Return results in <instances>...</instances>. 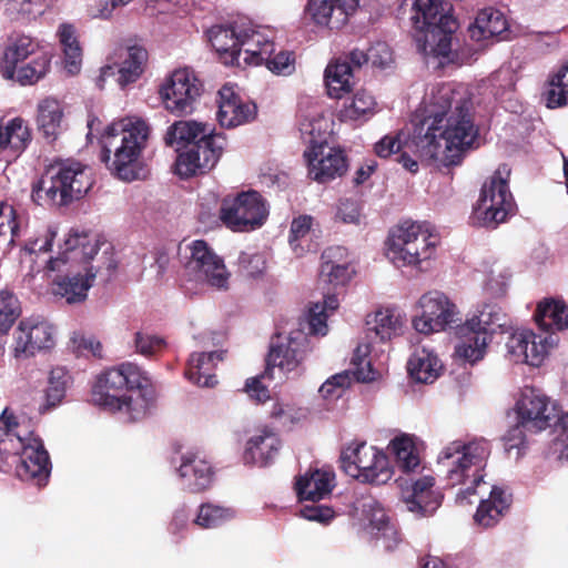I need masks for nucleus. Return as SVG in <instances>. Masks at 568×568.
Segmentation results:
<instances>
[{
    "label": "nucleus",
    "instance_id": "obj_28",
    "mask_svg": "<svg viewBox=\"0 0 568 568\" xmlns=\"http://www.w3.org/2000/svg\"><path fill=\"white\" fill-rule=\"evenodd\" d=\"M406 322L405 314L397 307L379 308L366 317L367 335L374 334L384 342L402 334Z\"/></svg>",
    "mask_w": 568,
    "mask_h": 568
},
{
    "label": "nucleus",
    "instance_id": "obj_59",
    "mask_svg": "<svg viewBox=\"0 0 568 568\" xmlns=\"http://www.w3.org/2000/svg\"><path fill=\"white\" fill-rule=\"evenodd\" d=\"M70 348L78 356H102V345L93 335L73 332L70 337Z\"/></svg>",
    "mask_w": 568,
    "mask_h": 568
},
{
    "label": "nucleus",
    "instance_id": "obj_24",
    "mask_svg": "<svg viewBox=\"0 0 568 568\" xmlns=\"http://www.w3.org/2000/svg\"><path fill=\"white\" fill-rule=\"evenodd\" d=\"M216 102L219 108L217 121L224 128L242 125L256 115L255 104L242 101L231 85H224L220 89Z\"/></svg>",
    "mask_w": 568,
    "mask_h": 568
},
{
    "label": "nucleus",
    "instance_id": "obj_42",
    "mask_svg": "<svg viewBox=\"0 0 568 568\" xmlns=\"http://www.w3.org/2000/svg\"><path fill=\"white\" fill-rule=\"evenodd\" d=\"M456 334L459 338L455 346L456 357L470 364H475L484 358L487 347L491 342L490 338L477 332L475 333V331L463 332L462 324L457 326Z\"/></svg>",
    "mask_w": 568,
    "mask_h": 568
},
{
    "label": "nucleus",
    "instance_id": "obj_35",
    "mask_svg": "<svg viewBox=\"0 0 568 568\" xmlns=\"http://www.w3.org/2000/svg\"><path fill=\"white\" fill-rule=\"evenodd\" d=\"M243 24L231 26H214L209 32V41L221 57L224 58L225 63L235 64L237 50L243 33Z\"/></svg>",
    "mask_w": 568,
    "mask_h": 568
},
{
    "label": "nucleus",
    "instance_id": "obj_21",
    "mask_svg": "<svg viewBox=\"0 0 568 568\" xmlns=\"http://www.w3.org/2000/svg\"><path fill=\"white\" fill-rule=\"evenodd\" d=\"M308 166V175L318 183H326L345 173L346 159L339 149L329 145H318L304 151Z\"/></svg>",
    "mask_w": 568,
    "mask_h": 568
},
{
    "label": "nucleus",
    "instance_id": "obj_9",
    "mask_svg": "<svg viewBox=\"0 0 568 568\" xmlns=\"http://www.w3.org/2000/svg\"><path fill=\"white\" fill-rule=\"evenodd\" d=\"M507 165L499 166L484 183L479 199L474 207L473 220L476 224L495 227L506 221L514 211V199L509 191Z\"/></svg>",
    "mask_w": 568,
    "mask_h": 568
},
{
    "label": "nucleus",
    "instance_id": "obj_39",
    "mask_svg": "<svg viewBox=\"0 0 568 568\" xmlns=\"http://www.w3.org/2000/svg\"><path fill=\"white\" fill-rule=\"evenodd\" d=\"M507 28L508 23L504 13L499 10L488 8L477 14L468 32L473 40L484 41L500 36Z\"/></svg>",
    "mask_w": 568,
    "mask_h": 568
},
{
    "label": "nucleus",
    "instance_id": "obj_1",
    "mask_svg": "<svg viewBox=\"0 0 568 568\" xmlns=\"http://www.w3.org/2000/svg\"><path fill=\"white\" fill-rule=\"evenodd\" d=\"M471 110L473 102L465 88L436 85L425 98L424 119L412 139L403 142V134L385 135L375 144V152L379 158H388L405 149L397 161L412 173L417 172L418 163L407 155V150L436 168L457 164L477 135Z\"/></svg>",
    "mask_w": 568,
    "mask_h": 568
},
{
    "label": "nucleus",
    "instance_id": "obj_20",
    "mask_svg": "<svg viewBox=\"0 0 568 568\" xmlns=\"http://www.w3.org/2000/svg\"><path fill=\"white\" fill-rule=\"evenodd\" d=\"M225 146V140H207L186 146L179 153L175 172L181 178H190L211 170L217 163Z\"/></svg>",
    "mask_w": 568,
    "mask_h": 568
},
{
    "label": "nucleus",
    "instance_id": "obj_58",
    "mask_svg": "<svg viewBox=\"0 0 568 568\" xmlns=\"http://www.w3.org/2000/svg\"><path fill=\"white\" fill-rule=\"evenodd\" d=\"M312 226L311 216H298L293 220L290 230L288 243L296 255H302L308 246L307 237Z\"/></svg>",
    "mask_w": 568,
    "mask_h": 568
},
{
    "label": "nucleus",
    "instance_id": "obj_61",
    "mask_svg": "<svg viewBox=\"0 0 568 568\" xmlns=\"http://www.w3.org/2000/svg\"><path fill=\"white\" fill-rule=\"evenodd\" d=\"M334 11L332 0H308L305 17L317 26H328Z\"/></svg>",
    "mask_w": 568,
    "mask_h": 568
},
{
    "label": "nucleus",
    "instance_id": "obj_50",
    "mask_svg": "<svg viewBox=\"0 0 568 568\" xmlns=\"http://www.w3.org/2000/svg\"><path fill=\"white\" fill-rule=\"evenodd\" d=\"M1 422L4 427H0V467L9 462L12 448L21 445V434L13 430V426H18L13 413L4 409Z\"/></svg>",
    "mask_w": 568,
    "mask_h": 568
},
{
    "label": "nucleus",
    "instance_id": "obj_46",
    "mask_svg": "<svg viewBox=\"0 0 568 568\" xmlns=\"http://www.w3.org/2000/svg\"><path fill=\"white\" fill-rule=\"evenodd\" d=\"M339 301L335 294H327L323 303L314 304L307 314L308 331L312 335L325 336L328 327L326 324L329 313L338 308Z\"/></svg>",
    "mask_w": 568,
    "mask_h": 568
},
{
    "label": "nucleus",
    "instance_id": "obj_43",
    "mask_svg": "<svg viewBox=\"0 0 568 568\" xmlns=\"http://www.w3.org/2000/svg\"><path fill=\"white\" fill-rule=\"evenodd\" d=\"M31 141V133L24 120L14 118L0 125V150L22 152Z\"/></svg>",
    "mask_w": 568,
    "mask_h": 568
},
{
    "label": "nucleus",
    "instance_id": "obj_12",
    "mask_svg": "<svg viewBox=\"0 0 568 568\" xmlns=\"http://www.w3.org/2000/svg\"><path fill=\"white\" fill-rule=\"evenodd\" d=\"M190 255L185 263V274L190 280L206 283L216 290H226L231 273L223 260L205 241L196 240L187 245Z\"/></svg>",
    "mask_w": 568,
    "mask_h": 568
},
{
    "label": "nucleus",
    "instance_id": "obj_6",
    "mask_svg": "<svg viewBox=\"0 0 568 568\" xmlns=\"http://www.w3.org/2000/svg\"><path fill=\"white\" fill-rule=\"evenodd\" d=\"M149 135L150 128L140 118H125L110 124L101 136V161L119 179L135 180L136 162Z\"/></svg>",
    "mask_w": 568,
    "mask_h": 568
},
{
    "label": "nucleus",
    "instance_id": "obj_53",
    "mask_svg": "<svg viewBox=\"0 0 568 568\" xmlns=\"http://www.w3.org/2000/svg\"><path fill=\"white\" fill-rule=\"evenodd\" d=\"M546 95L548 108L568 104V63L551 78Z\"/></svg>",
    "mask_w": 568,
    "mask_h": 568
},
{
    "label": "nucleus",
    "instance_id": "obj_23",
    "mask_svg": "<svg viewBox=\"0 0 568 568\" xmlns=\"http://www.w3.org/2000/svg\"><path fill=\"white\" fill-rule=\"evenodd\" d=\"M434 477L423 476L403 488L402 500L409 513L416 517H427L436 511L443 496L434 489Z\"/></svg>",
    "mask_w": 568,
    "mask_h": 568
},
{
    "label": "nucleus",
    "instance_id": "obj_33",
    "mask_svg": "<svg viewBox=\"0 0 568 568\" xmlns=\"http://www.w3.org/2000/svg\"><path fill=\"white\" fill-rule=\"evenodd\" d=\"M40 51V43L36 39L23 34L14 33L8 38L3 59L2 69L7 78H14L16 69L29 57Z\"/></svg>",
    "mask_w": 568,
    "mask_h": 568
},
{
    "label": "nucleus",
    "instance_id": "obj_57",
    "mask_svg": "<svg viewBox=\"0 0 568 568\" xmlns=\"http://www.w3.org/2000/svg\"><path fill=\"white\" fill-rule=\"evenodd\" d=\"M68 382L69 375L63 367H55L50 372L45 392V402L49 407L57 406L63 399Z\"/></svg>",
    "mask_w": 568,
    "mask_h": 568
},
{
    "label": "nucleus",
    "instance_id": "obj_13",
    "mask_svg": "<svg viewBox=\"0 0 568 568\" xmlns=\"http://www.w3.org/2000/svg\"><path fill=\"white\" fill-rule=\"evenodd\" d=\"M518 420L528 429L537 433L550 427L559 418L557 403L536 387H524L516 400Z\"/></svg>",
    "mask_w": 568,
    "mask_h": 568
},
{
    "label": "nucleus",
    "instance_id": "obj_19",
    "mask_svg": "<svg viewBox=\"0 0 568 568\" xmlns=\"http://www.w3.org/2000/svg\"><path fill=\"white\" fill-rule=\"evenodd\" d=\"M54 345V332L50 323L40 318H26L16 331L13 355L28 358Z\"/></svg>",
    "mask_w": 568,
    "mask_h": 568
},
{
    "label": "nucleus",
    "instance_id": "obj_16",
    "mask_svg": "<svg viewBox=\"0 0 568 568\" xmlns=\"http://www.w3.org/2000/svg\"><path fill=\"white\" fill-rule=\"evenodd\" d=\"M418 307L420 313L413 320V326L422 334L445 331L459 321L457 306L440 292L424 294Z\"/></svg>",
    "mask_w": 568,
    "mask_h": 568
},
{
    "label": "nucleus",
    "instance_id": "obj_10",
    "mask_svg": "<svg viewBox=\"0 0 568 568\" xmlns=\"http://www.w3.org/2000/svg\"><path fill=\"white\" fill-rule=\"evenodd\" d=\"M339 460L343 470L362 483L382 485L393 475L387 456L366 443L349 445Z\"/></svg>",
    "mask_w": 568,
    "mask_h": 568
},
{
    "label": "nucleus",
    "instance_id": "obj_40",
    "mask_svg": "<svg viewBox=\"0 0 568 568\" xmlns=\"http://www.w3.org/2000/svg\"><path fill=\"white\" fill-rule=\"evenodd\" d=\"M63 111L60 102L47 98L38 104L37 124L43 138L49 142L57 140L62 132Z\"/></svg>",
    "mask_w": 568,
    "mask_h": 568
},
{
    "label": "nucleus",
    "instance_id": "obj_29",
    "mask_svg": "<svg viewBox=\"0 0 568 568\" xmlns=\"http://www.w3.org/2000/svg\"><path fill=\"white\" fill-rule=\"evenodd\" d=\"M280 447L276 433L270 428L258 429L246 443L244 460L246 464L265 466L278 454Z\"/></svg>",
    "mask_w": 568,
    "mask_h": 568
},
{
    "label": "nucleus",
    "instance_id": "obj_34",
    "mask_svg": "<svg viewBox=\"0 0 568 568\" xmlns=\"http://www.w3.org/2000/svg\"><path fill=\"white\" fill-rule=\"evenodd\" d=\"M166 145L187 144V146L207 140H225L221 135L212 134L210 125L196 121H178L169 126L164 136Z\"/></svg>",
    "mask_w": 568,
    "mask_h": 568
},
{
    "label": "nucleus",
    "instance_id": "obj_62",
    "mask_svg": "<svg viewBox=\"0 0 568 568\" xmlns=\"http://www.w3.org/2000/svg\"><path fill=\"white\" fill-rule=\"evenodd\" d=\"M351 377L348 372L339 373L328 378L320 388V393L325 399H337L349 386Z\"/></svg>",
    "mask_w": 568,
    "mask_h": 568
},
{
    "label": "nucleus",
    "instance_id": "obj_30",
    "mask_svg": "<svg viewBox=\"0 0 568 568\" xmlns=\"http://www.w3.org/2000/svg\"><path fill=\"white\" fill-rule=\"evenodd\" d=\"M335 475L328 469H313L300 476L295 490L300 500L318 501L328 496L334 487Z\"/></svg>",
    "mask_w": 568,
    "mask_h": 568
},
{
    "label": "nucleus",
    "instance_id": "obj_44",
    "mask_svg": "<svg viewBox=\"0 0 568 568\" xmlns=\"http://www.w3.org/2000/svg\"><path fill=\"white\" fill-rule=\"evenodd\" d=\"M353 68L347 61L339 59L329 63L325 70V82L329 97L339 99L351 89Z\"/></svg>",
    "mask_w": 568,
    "mask_h": 568
},
{
    "label": "nucleus",
    "instance_id": "obj_26",
    "mask_svg": "<svg viewBox=\"0 0 568 568\" xmlns=\"http://www.w3.org/2000/svg\"><path fill=\"white\" fill-rule=\"evenodd\" d=\"M235 65H261L264 60L274 51V42L262 32L245 27L243 29Z\"/></svg>",
    "mask_w": 568,
    "mask_h": 568
},
{
    "label": "nucleus",
    "instance_id": "obj_36",
    "mask_svg": "<svg viewBox=\"0 0 568 568\" xmlns=\"http://www.w3.org/2000/svg\"><path fill=\"white\" fill-rule=\"evenodd\" d=\"M443 364L438 356L426 347H419L410 355L407 369L417 383H434L440 375Z\"/></svg>",
    "mask_w": 568,
    "mask_h": 568
},
{
    "label": "nucleus",
    "instance_id": "obj_11",
    "mask_svg": "<svg viewBox=\"0 0 568 568\" xmlns=\"http://www.w3.org/2000/svg\"><path fill=\"white\" fill-rule=\"evenodd\" d=\"M267 215L265 201L255 191L225 197L220 207V220L234 232H247L261 227Z\"/></svg>",
    "mask_w": 568,
    "mask_h": 568
},
{
    "label": "nucleus",
    "instance_id": "obj_64",
    "mask_svg": "<svg viewBox=\"0 0 568 568\" xmlns=\"http://www.w3.org/2000/svg\"><path fill=\"white\" fill-rule=\"evenodd\" d=\"M337 216L349 224H359L362 220V205L358 201L343 199L337 206Z\"/></svg>",
    "mask_w": 568,
    "mask_h": 568
},
{
    "label": "nucleus",
    "instance_id": "obj_2",
    "mask_svg": "<svg viewBox=\"0 0 568 568\" xmlns=\"http://www.w3.org/2000/svg\"><path fill=\"white\" fill-rule=\"evenodd\" d=\"M490 455V445L484 439L454 440L438 455V464L446 468V478L452 486H462L458 499L473 495L481 497L475 521L491 527L499 521L510 505V495L501 487L485 480V467Z\"/></svg>",
    "mask_w": 568,
    "mask_h": 568
},
{
    "label": "nucleus",
    "instance_id": "obj_63",
    "mask_svg": "<svg viewBox=\"0 0 568 568\" xmlns=\"http://www.w3.org/2000/svg\"><path fill=\"white\" fill-rule=\"evenodd\" d=\"M134 343L136 352L144 356H152L165 346L162 337L142 332L135 334Z\"/></svg>",
    "mask_w": 568,
    "mask_h": 568
},
{
    "label": "nucleus",
    "instance_id": "obj_4",
    "mask_svg": "<svg viewBox=\"0 0 568 568\" xmlns=\"http://www.w3.org/2000/svg\"><path fill=\"white\" fill-rule=\"evenodd\" d=\"M397 17L416 31L418 51L427 59H448L458 22L453 6L444 0H402Z\"/></svg>",
    "mask_w": 568,
    "mask_h": 568
},
{
    "label": "nucleus",
    "instance_id": "obj_38",
    "mask_svg": "<svg viewBox=\"0 0 568 568\" xmlns=\"http://www.w3.org/2000/svg\"><path fill=\"white\" fill-rule=\"evenodd\" d=\"M298 128L301 138L308 144L307 149H314L318 145H328V120L317 108H311L301 114Z\"/></svg>",
    "mask_w": 568,
    "mask_h": 568
},
{
    "label": "nucleus",
    "instance_id": "obj_7",
    "mask_svg": "<svg viewBox=\"0 0 568 568\" xmlns=\"http://www.w3.org/2000/svg\"><path fill=\"white\" fill-rule=\"evenodd\" d=\"M93 185L89 166L72 159L52 163L33 185L32 197L39 204L64 206L83 197Z\"/></svg>",
    "mask_w": 568,
    "mask_h": 568
},
{
    "label": "nucleus",
    "instance_id": "obj_14",
    "mask_svg": "<svg viewBox=\"0 0 568 568\" xmlns=\"http://www.w3.org/2000/svg\"><path fill=\"white\" fill-rule=\"evenodd\" d=\"M10 458H14L16 473L20 479L32 481L37 486L48 483L51 465L40 439L31 434L21 436V445L12 448Z\"/></svg>",
    "mask_w": 568,
    "mask_h": 568
},
{
    "label": "nucleus",
    "instance_id": "obj_3",
    "mask_svg": "<svg viewBox=\"0 0 568 568\" xmlns=\"http://www.w3.org/2000/svg\"><path fill=\"white\" fill-rule=\"evenodd\" d=\"M95 405L119 413L126 422L144 418L155 403L148 376L133 363H122L104 372L92 389Z\"/></svg>",
    "mask_w": 568,
    "mask_h": 568
},
{
    "label": "nucleus",
    "instance_id": "obj_52",
    "mask_svg": "<svg viewBox=\"0 0 568 568\" xmlns=\"http://www.w3.org/2000/svg\"><path fill=\"white\" fill-rule=\"evenodd\" d=\"M48 0H6L4 14L13 21H26L43 12Z\"/></svg>",
    "mask_w": 568,
    "mask_h": 568
},
{
    "label": "nucleus",
    "instance_id": "obj_18",
    "mask_svg": "<svg viewBox=\"0 0 568 568\" xmlns=\"http://www.w3.org/2000/svg\"><path fill=\"white\" fill-rule=\"evenodd\" d=\"M305 342L306 335L302 331L280 336L268 353L266 374L271 378H282L297 372L304 356Z\"/></svg>",
    "mask_w": 568,
    "mask_h": 568
},
{
    "label": "nucleus",
    "instance_id": "obj_47",
    "mask_svg": "<svg viewBox=\"0 0 568 568\" xmlns=\"http://www.w3.org/2000/svg\"><path fill=\"white\" fill-rule=\"evenodd\" d=\"M390 452L396 457L397 466L404 471H414L419 466V456L413 438L408 435L395 437L389 444Z\"/></svg>",
    "mask_w": 568,
    "mask_h": 568
},
{
    "label": "nucleus",
    "instance_id": "obj_5",
    "mask_svg": "<svg viewBox=\"0 0 568 568\" xmlns=\"http://www.w3.org/2000/svg\"><path fill=\"white\" fill-rule=\"evenodd\" d=\"M99 241L88 232L71 230L64 239L59 256L50 258L48 268L60 271L62 265L70 263L67 275H58L52 281V294L63 298L68 304L83 302L99 272L98 267L88 263L98 253Z\"/></svg>",
    "mask_w": 568,
    "mask_h": 568
},
{
    "label": "nucleus",
    "instance_id": "obj_31",
    "mask_svg": "<svg viewBox=\"0 0 568 568\" xmlns=\"http://www.w3.org/2000/svg\"><path fill=\"white\" fill-rule=\"evenodd\" d=\"M346 251L343 247H329L322 254V265L320 278L322 282L332 284L333 286H343L347 284L353 274L354 268L345 258Z\"/></svg>",
    "mask_w": 568,
    "mask_h": 568
},
{
    "label": "nucleus",
    "instance_id": "obj_27",
    "mask_svg": "<svg viewBox=\"0 0 568 568\" xmlns=\"http://www.w3.org/2000/svg\"><path fill=\"white\" fill-rule=\"evenodd\" d=\"M179 475L184 486L193 493L207 489L213 480L212 466L195 452H187L182 456Z\"/></svg>",
    "mask_w": 568,
    "mask_h": 568
},
{
    "label": "nucleus",
    "instance_id": "obj_37",
    "mask_svg": "<svg viewBox=\"0 0 568 568\" xmlns=\"http://www.w3.org/2000/svg\"><path fill=\"white\" fill-rule=\"evenodd\" d=\"M222 359V352L193 353L189 359L185 375L192 383L201 387H213L217 383L214 368Z\"/></svg>",
    "mask_w": 568,
    "mask_h": 568
},
{
    "label": "nucleus",
    "instance_id": "obj_45",
    "mask_svg": "<svg viewBox=\"0 0 568 568\" xmlns=\"http://www.w3.org/2000/svg\"><path fill=\"white\" fill-rule=\"evenodd\" d=\"M376 111L375 97L366 90H359L344 103L341 114L344 120L367 121Z\"/></svg>",
    "mask_w": 568,
    "mask_h": 568
},
{
    "label": "nucleus",
    "instance_id": "obj_41",
    "mask_svg": "<svg viewBox=\"0 0 568 568\" xmlns=\"http://www.w3.org/2000/svg\"><path fill=\"white\" fill-rule=\"evenodd\" d=\"M57 36L63 52V64L70 75H75L82 67V48L77 37L74 26L62 23L58 27Z\"/></svg>",
    "mask_w": 568,
    "mask_h": 568
},
{
    "label": "nucleus",
    "instance_id": "obj_17",
    "mask_svg": "<svg viewBox=\"0 0 568 568\" xmlns=\"http://www.w3.org/2000/svg\"><path fill=\"white\" fill-rule=\"evenodd\" d=\"M558 343L556 335L536 334L530 329L514 331L506 342L507 356L514 363L540 366Z\"/></svg>",
    "mask_w": 568,
    "mask_h": 568
},
{
    "label": "nucleus",
    "instance_id": "obj_15",
    "mask_svg": "<svg viewBox=\"0 0 568 568\" xmlns=\"http://www.w3.org/2000/svg\"><path fill=\"white\" fill-rule=\"evenodd\" d=\"M201 83L194 73L178 69L161 85L160 95L168 111L175 115L189 114L201 95Z\"/></svg>",
    "mask_w": 568,
    "mask_h": 568
},
{
    "label": "nucleus",
    "instance_id": "obj_48",
    "mask_svg": "<svg viewBox=\"0 0 568 568\" xmlns=\"http://www.w3.org/2000/svg\"><path fill=\"white\" fill-rule=\"evenodd\" d=\"M355 509L361 513L364 520L368 521L367 528L373 536L390 524L382 505L371 496L357 499Z\"/></svg>",
    "mask_w": 568,
    "mask_h": 568
},
{
    "label": "nucleus",
    "instance_id": "obj_54",
    "mask_svg": "<svg viewBox=\"0 0 568 568\" xmlns=\"http://www.w3.org/2000/svg\"><path fill=\"white\" fill-rule=\"evenodd\" d=\"M371 353V345L361 343L356 347L352 357V374L358 382H371L375 378V372L372 368L368 355Z\"/></svg>",
    "mask_w": 568,
    "mask_h": 568
},
{
    "label": "nucleus",
    "instance_id": "obj_56",
    "mask_svg": "<svg viewBox=\"0 0 568 568\" xmlns=\"http://www.w3.org/2000/svg\"><path fill=\"white\" fill-rule=\"evenodd\" d=\"M263 64L275 75L288 77L296 70V57L293 51L274 50Z\"/></svg>",
    "mask_w": 568,
    "mask_h": 568
},
{
    "label": "nucleus",
    "instance_id": "obj_60",
    "mask_svg": "<svg viewBox=\"0 0 568 568\" xmlns=\"http://www.w3.org/2000/svg\"><path fill=\"white\" fill-rule=\"evenodd\" d=\"M240 272L247 277H257L266 268L265 256L258 252H242L239 257Z\"/></svg>",
    "mask_w": 568,
    "mask_h": 568
},
{
    "label": "nucleus",
    "instance_id": "obj_25",
    "mask_svg": "<svg viewBox=\"0 0 568 568\" xmlns=\"http://www.w3.org/2000/svg\"><path fill=\"white\" fill-rule=\"evenodd\" d=\"M108 61L116 69L118 84L124 88L135 82L144 72L148 51L141 45L119 47L108 57Z\"/></svg>",
    "mask_w": 568,
    "mask_h": 568
},
{
    "label": "nucleus",
    "instance_id": "obj_51",
    "mask_svg": "<svg viewBox=\"0 0 568 568\" xmlns=\"http://www.w3.org/2000/svg\"><path fill=\"white\" fill-rule=\"evenodd\" d=\"M50 65L51 57L45 52H40L29 63L17 67L14 78L23 85L33 84L49 72Z\"/></svg>",
    "mask_w": 568,
    "mask_h": 568
},
{
    "label": "nucleus",
    "instance_id": "obj_22",
    "mask_svg": "<svg viewBox=\"0 0 568 568\" xmlns=\"http://www.w3.org/2000/svg\"><path fill=\"white\" fill-rule=\"evenodd\" d=\"M513 329L510 317L503 311L497 303H484L467 317L462 324L463 332L479 333L480 335L493 339L497 333H508Z\"/></svg>",
    "mask_w": 568,
    "mask_h": 568
},
{
    "label": "nucleus",
    "instance_id": "obj_32",
    "mask_svg": "<svg viewBox=\"0 0 568 568\" xmlns=\"http://www.w3.org/2000/svg\"><path fill=\"white\" fill-rule=\"evenodd\" d=\"M537 325L546 332H561L568 328V304L562 297H544L535 311Z\"/></svg>",
    "mask_w": 568,
    "mask_h": 568
},
{
    "label": "nucleus",
    "instance_id": "obj_8",
    "mask_svg": "<svg viewBox=\"0 0 568 568\" xmlns=\"http://www.w3.org/2000/svg\"><path fill=\"white\" fill-rule=\"evenodd\" d=\"M438 242L427 223L405 221L390 231L386 256L397 267H416L435 256Z\"/></svg>",
    "mask_w": 568,
    "mask_h": 568
},
{
    "label": "nucleus",
    "instance_id": "obj_55",
    "mask_svg": "<svg viewBox=\"0 0 568 568\" xmlns=\"http://www.w3.org/2000/svg\"><path fill=\"white\" fill-rule=\"evenodd\" d=\"M21 314L17 296L8 291H0V332L6 333Z\"/></svg>",
    "mask_w": 568,
    "mask_h": 568
},
{
    "label": "nucleus",
    "instance_id": "obj_49",
    "mask_svg": "<svg viewBox=\"0 0 568 568\" xmlns=\"http://www.w3.org/2000/svg\"><path fill=\"white\" fill-rule=\"evenodd\" d=\"M235 517V510L212 503L202 504L199 507L194 524L204 529L216 528Z\"/></svg>",
    "mask_w": 568,
    "mask_h": 568
}]
</instances>
